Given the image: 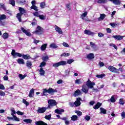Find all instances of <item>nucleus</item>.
Segmentation results:
<instances>
[{
    "label": "nucleus",
    "mask_w": 125,
    "mask_h": 125,
    "mask_svg": "<svg viewBox=\"0 0 125 125\" xmlns=\"http://www.w3.org/2000/svg\"><path fill=\"white\" fill-rule=\"evenodd\" d=\"M11 55L13 56V58H17V57H22L23 59H25V60H28V59H31L32 57L30 56V55L26 54V55H23V54H21L20 53L16 52L15 50L13 49L12 50Z\"/></svg>",
    "instance_id": "nucleus-1"
},
{
    "label": "nucleus",
    "mask_w": 125,
    "mask_h": 125,
    "mask_svg": "<svg viewBox=\"0 0 125 125\" xmlns=\"http://www.w3.org/2000/svg\"><path fill=\"white\" fill-rule=\"evenodd\" d=\"M19 11L20 13H18L17 14L16 17L17 19H18L19 22H22V15H24L25 13H26L27 11L26 10H25V9L21 7H19Z\"/></svg>",
    "instance_id": "nucleus-2"
},
{
    "label": "nucleus",
    "mask_w": 125,
    "mask_h": 125,
    "mask_svg": "<svg viewBox=\"0 0 125 125\" xmlns=\"http://www.w3.org/2000/svg\"><path fill=\"white\" fill-rule=\"evenodd\" d=\"M86 84L88 88L92 89L93 92H98L99 91V90L98 89L94 88V85H95V83L92 82L90 81V80H88L87 81Z\"/></svg>",
    "instance_id": "nucleus-3"
},
{
    "label": "nucleus",
    "mask_w": 125,
    "mask_h": 125,
    "mask_svg": "<svg viewBox=\"0 0 125 125\" xmlns=\"http://www.w3.org/2000/svg\"><path fill=\"white\" fill-rule=\"evenodd\" d=\"M57 89H54L52 88H49L48 90L46 88L43 89V95L42 96H45L46 94L45 93H48L49 94H51V95H53L55 92H57Z\"/></svg>",
    "instance_id": "nucleus-4"
},
{
    "label": "nucleus",
    "mask_w": 125,
    "mask_h": 125,
    "mask_svg": "<svg viewBox=\"0 0 125 125\" xmlns=\"http://www.w3.org/2000/svg\"><path fill=\"white\" fill-rule=\"evenodd\" d=\"M108 70L110 71V72H112V73L119 74V73H120V71L121 72H123V67H120L119 69H117V68L110 65L108 66Z\"/></svg>",
    "instance_id": "nucleus-5"
},
{
    "label": "nucleus",
    "mask_w": 125,
    "mask_h": 125,
    "mask_svg": "<svg viewBox=\"0 0 125 125\" xmlns=\"http://www.w3.org/2000/svg\"><path fill=\"white\" fill-rule=\"evenodd\" d=\"M66 64L67 62L66 61H62L59 62L54 63L53 64V67L57 68V67H59V66H64V65H66Z\"/></svg>",
    "instance_id": "nucleus-6"
},
{
    "label": "nucleus",
    "mask_w": 125,
    "mask_h": 125,
    "mask_svg": "<svg viewBox=\"0 0 125 125\" xmlns=\"http://www.w3.org/2000/svg\"><path fill=\"white\" fill-rule=\"evenodd\" d=\"M46 111V107H39L37 110L38 113L39 114H43Z\"/></svg>",
    "instance_id": "nucleus-7"
},
{
    "label": "nucleus",
    "mask_w": 125,
    "mask_h": 125,
    "mask_svg": "<svg viewBox=\"0 0 125 125\" xmlns=\"http://www.w3.org/2000/svg\"><path fill=\"white\" fill-rule=\"evenodd\" d=\"M48 103L51 106V107H53V106H56L57 105V103H56V101L54 100H49Z\"/></svg>",
    "instance_id": "nucleus-8"
},
{
    "label": "nucleus",
    "mask_w": 125,
    "mask_h": 125,
    "mask_svg": "<svg viewBox=\"0 0 125 125\" xmlns=\"http://www.w3.org/2000/svg\"><path fill=\"white\" fill-rule=\"evenodd\" d=\"M21 30L22 32H23L24 33V34L26 35V36L27 37H31V36H32V34H31V33H30L29 32H27V30H26L25 28H24V27H21Z\"/></svg>",
    "instance_id": "nucleus-9"
},
{
    "label": "nucleus",
    "mask_w": 125,
    "mask_h": 125,
    "mask_svg": "<svg viewBox=\"0 0 125 125\" xmlns=\"http://www.w3.org/2000/svg\"><path fill=\"white\" fill-rule=\"evenodd\" d=\"M82 91L83 92H84V93L85 94H86V93H87V92H88V89L87 88V86H86V85L85 84H83L82 85Z\"/></svg>",
    "instance_id": "nucleus-10"
},
{
    "label": "nucleus",
    "mask_w": 125,
    "mask_h": 125,
    "mask_svg": "<svg viewBox=\"0 0 125 125\" xmlns=\"http://www.w3.org/2000/svg\"><path fill=\"white\" fill-rule=\"evenodd\" d=\"M112 38L117 40V41H122L124 39V36L121 35H113Z\"/></svg>",
    "instance_id": "nucleus-11"
},
{
    "label": "nucleus",
    "mask_w": 125,
    "mask_h": 125,
    "mask_svg": "<svg viewBox=\"0 0 125 125\" xmlns=\"http://www.w3.org/2000/svg\"><path fill=\"white\" fill-rule=\"evenodd\" d=\"M55 29L59 35H62V34H63V32L62 31V30H61V28L57 25L55 26Z\"/></svg>",
    "instance_id": "nucleus-12"
},
{
    "label": "nucleus",
    "mask_w": 125,
    "mask_h": 125,
    "mask_svg": "<svg viewBox=\"0 0 125 125\" xmlns=\"http://www.w3.org/2000/svg\"><path fill=\"white\" fill-rule=\"evenodd\" d=\"M102 105V103L100 102H98L93 107V109L95 110H97L98 109H99L100 107Z\"/></svg>",
    "instance_id": "nucleus-13"
},
{
    "label": "nucleus",
    "mask_w": 125,
    "mask_h": 125,
    "mask_svg": "<svg viewBox=\"0 0 125 125\" xmlns=\"http://www.w3.org/2000/svg\"><path fill=\"white\" fill-rule=\"evenodd\" d=\"M109 1H111L114 3V4H115V5H121V0H109Z\"/></svg>",
    "instance_id": "nucleus-14"
},
{
    "label": "nucleus",
    "mask_w": 125,
    "mask_h": 125,
    "mask_svg": "<svg viewBox=\"0 0 125 125\" xmlns=\"http://www.w3.org/2000/svg\"><path fill=\"white\" fill-rule=\"evenodd\" d=\"M55 113H56V114H59V115H61L62 114V113H63V112H65V110L63 109H61L60 110H59V109H56L55 110Z\"/></svg>",
    "instance_id": "nucleus-15"
},
{
    "label": "nucleus",
    "mask_w": 125,
    "mask_h": 125,
    "mask_svg": "<svg viewBox=\"0 0 125 125\" xmlns=\"http://www.w3.org/2000/svg\"><path fill=\"white\" fill-rule=\"evenodd\" d=\"M36 125H47V124L43 122L42 121H39L35 123Z\"/></svg>",
    "instance_id": "nucleus-16"
},
{
    "label": "nucleus",
    "mask_w": 125,
    "mask_h": 125,
    "mask_svg": "<svg viewBox=\"0 0 125 125\" xmlns=\"http://www.w3.org/2000/svg\"><path fill=\"white\" fill-rule=\"evenodd\" d=\"M81 94H82V92H81V90H80V89H77L76 91H75L74 93L75 97H76V96H79V95H81Z\"/></svg>",
    "instance_id": "nucleus-17"
},
{
    "label": "nucleus",
    "mask_w": 125,
    "mask_h": 125,
    "mask_svg": "<svg viewBox=\"0 0 125 125\" xmlns=\"http://www.w3.org/2000/svg\"><path fill=\"white\" fill-rule=\"evenodd\" d=\"M94 54H93V53H90L87 55V58L90 60L94 59Z\"/></svg>",
    "instance_id": "nucleus-18"
},
{
    "label": "nucleus",
    "mask_w": 125,
    "mask_h": 125,
    "mask_svg": "<svg viewBox=\"0 0 125 125\" xmlns=\"http://www.w3.org/2000/svg\"><path fill=\"white\" fill-rule=\"evenodd\" d=\"M84 34H85L86 35H88V36H90L91 35H94V33L92 32L90 30H85Z\"/></svg>",
    "instance_id": "nucleus-19"
},
{
    "label": "nucleus",
    "mask_w": 125,
    "mask_h": 125,
    "mask_svg": "<svg viewBox=\"0 0 125 125\" xmlns=\"http://www.w3.org/2000/svg\"><path fill=\"white\" fill-rule=\"evenodd\" d=\"M39 72L40 76H44V74H45V71H44V70L42 68L40 69Z\"/></svg>",
    "instance_id": "nucleus-20"
},
{
    "label": "nucleus",
    "mask_w": 125,
    "mask_h": 125,
    "mask_svg": "<svg viewBox=\"0 0 125 125\" xmlns=\"http://www.w3.org/2000/svg\"><path fill=\"white\" fill-rule=\"evenodd\" d=\"M8 37H9V35L8 33L5 32L3 34L2 36V38L4 39V40H6V39H8Z\"/></svg>",
    "instance_id": "nucleus-21"
},
{
    "label": "nucleus",
    "mask_w": 125,
    "mask_h": 125,
    "mask_svg": "<svg viewBox=\"0 0 125 125\" xmlns=\"http://www.w3.org/2000/svg\"><path fill=\"white\" fill-rule=\"evenodd\" d=\"M47 46V44L46 43L42 44L41 47V50L42 51H44V50H45V49H46Z\"/></svg>",
    "instance_id": "nucleus-22"
},
{
    "label": "nucleus",
    "mask_w": 125,
    "mask_h": 125,
    "mask_svg": "<svg viewBox=\"0 0 125 125\" xmlns=\"http://www.w3.org/2000/svg\"><path fill=\"white\" fill-rule=\"evenodd\" d=\"M17 62L19 64H22V65H24V64H25V62H24V60L23 59H18Z\"/></svg>",
    "instance_id": "nucleus-23"
},
{
    "label": "nucleus",
    "mask_w": 125,
    "mask_h": 125,
    "mask_svg": "<svg viewBox=\"0 0 125 125\" xmlns=\"http://www.w3.org/2000/svg\"><path fill=\"white\" fill-rule=\"evenodd\" d=\"M49 47L50 48L55 49L57 48V47H58V46L56 45V44L53 43L50 44Z\"/></svg>",
    "instance_id": "nucleus-24"
},
{
    "label": "nucleus",
    "mask_w": 125,
    "mask_h": 125,
    "mask_svg": "<svg viewBox=\"0 0 125 125\" xmlns=\"http://www.w3.org/2000/svg\"><path fill=\"white\" fill-rule=\"evenodd\" d=\"M108 2V0H98L97 3H106Z\"/></svg>",
    "instance_id": "nucleus-25"
},
{
    "label": "nucleus",
    "mask_w": 125,
    "mask_h": 125,
    "mask_svg": "<svg viewBox=\"0 0 125 125\" xmlns=\"http://www.w3.org/2000/svg\"><path fill=\"white\" fill-rule=\"evenodd\" d=\"M35 91V90L34 89H32L30 92H29V96L30 98L33 97V96H34V92Z\"/></svg>",
    "instance_id": "nucleus-26"
},
{
    "label": "nucleus",
    "mask_w": 125,
    "mask_h": 125,
    "mask_svg": "<svg viewBox=\"0 0 125 125\" xmlns=\"http://www.w3.org/2000/svg\"><path fill=\"white\" fill-rule=\"evenodd\" d=\"M42 61H43V62H47V61L48 60L49 58H48V56H43V57H42Z\"/></svg>",
    "instance_id": "nucleus-27"
},
{
    "label": "nucleus",
    "mask_w": 125,
    "mask_h": 125,
    "mask_svg": "<svg viewBox=\"0 0 125 125\" xmlns=\"http://www.w3.org/2000/svg\"><path fill=\"white\" fill-rule=\"evenodd\" d=\"M100 111L101 113L102 114H104V115H105L107 113V110H106V109H104L103 107L100 108Z\"/></svg>",
    "instance_id": "nucleus-28"
},
{
    "label": "nucleus",
    "mask_w": 125,
    "mask_h": 125,
    "mask_svg": "<svg viewBox=\"0 0 125 125\" xmlns=\"http://www.w3.org/2000/svg\"><path fill=\"white\" fill-rule=\"evenodd\" d=\"M23 121L24 123H26V124H32V122H33V120L30 119H24Z\"/></svg>",
    "instance_id": "nucleus-29"
},
{
    "label": "nucleus",
    "mask_w": 125,
    "mask_h": 125,
    "mask_svg": "<svg viewBox=\"0 0 125 125\" xmlns=\"http://www.w3.org/2000/svg\"><path fill=\"white\" fill-rule=\"evenodd\" d=\"M11 111L12 112L11 115V116H12L13 117H14V116H15V114L17 113L16 111H15V110H14V108L12 107L11 108Z\"/></svg>",
    "instance_id": "nucleus-30"
},
{
    "label": "nucleus",
    "mask_w": 125,
    "mask_h": 125,
    "mask_svg": "<svg viewBox=\"0 0 125 125\" xmlns=\"http://www.w3.org/2000/svg\"><path fill=\"white\" fill-rule=\"evenodd\" d=\"M32 62L28 61L26 62V66L28 68H32Z\"/></svg>",
    "instance_id": "nucleus-31"
},
{
    "label": "nucleus",
    "mask_w": 125,
    "mask_h": 125,
    "mask_svg": "<svg viewBox=\"0 0 125 125\" xmlns=\"http://www.w3.org/2000/svg\"><path fill=\"white\" fill-rule=\"evenodd\" d=\"M61 56L62 57H68V56H70V53H64L61 55Z\"/></svg>",
    "instance_id": "nucleus-32"
},
{
    "label": "nucleus",
    "mask_w": 125,
    "mask_h": 125,
    "mask_svg": "<svg viewBox=\"0 0 125 125\" xmlns=\"http://www.w3.org/2000/svg\"><path fill=\"white\" fill-rule=\"evenodd\" d=\"M78 118V116L73 115L71 117V121H73V122H75V121H77Z\"/></svg>",
    "instance_id": "nucleus-33"
},
{
    "label": "nucleus",
    "mask_w": 125,
    "mask_h": 125,
    "mask_svg": "<svg viewBox=\"0 0 125 125\" xmlns=\"http://www.w3.org/2000/svg\"><path fill=\"white\" fill-rule=\"evenodd\" d=\"M3 9V10H6V7H5V6H4V4L3 3H0V10Z\"/></svg>",
    "instance_id": "nucleus-34"
},
{
    "label": "nucleus",
    "mask_w": 125,
    "mask_h": 125,
    "mask_svg": "<svg viewBox=\"0 0 125 125\" xmlns=\"http://www.w3.org/2000/svg\"><path fill=\"white\" fill-rule=\"evenodd\" d=\"M46 65V62H42L40 63L39 67L40 68H42V67H44Z\"/></svg>",
    "instance_id": "nucleus-35"
},
{
    "label": "nucleus",
    "mask_w": 125,
    "mask_h": 125,
    "mask_svg": "<svg viewBox=\"0 0 125 125\" xmlns=\"http://www.w3.org/2000/svg\"><path fill=\"white\" fill-rule=\"evenodd\" d=\"M105 76V74H97L96 77L98 78V79H102L104 76Z\"/></svg>",
    "instance_id": "nucleus-36"
},
{
    "label": "nucleus",
    "mask_w": 125,
    "mask_h": 125,
    "mask_svg": "<svg viewBox=\"0 0 125 125\" xmlns=\"http://www.w3.org/2000/svg\"><path fill=\"white\" fill-rule=\"evenodd\" d=\"M110 101L112 103H115V102L116 101V99H115V96H112L110 99Z\"/></svg>",
    "instance_id": "nucleus-37"
},
{
    "label": "nucleus",
    "mask_w": 125,
    "mask_h": 125,
    "mask_svg": "<svg viewBox=\"0 0 125 125\" xmlns=\"http://www.w3.org/2000/svg\"><path fill=\"white\" fill-rule=\"evenodd\" d=\"M9 3L11 4L12 6H15V0H9Z\"/></svg>",
    "instance_id": "nucleus-38"
},
{
    "label": "nucleus",
    "mask_w": 125,
    "mask_h": 125,
    "mask_svg": "<svg viewBox=\"0 0 125 125\" xmlns=\"http://www.w3.org/2000/svg\"><path fill=\"white\" fill-rule=\"evenodd\" d=\"M0 19H1L2 20H4L6 19V16L4 14L0 15Z\"/></svg>",
    "instance_id": "nucleus-39"
},
{
    "label": "nucleus",
    "mask_w": 125,
    "mask_h": 125,
    "mask_svg": "<svg viewBox=\"0 0 125 125\" xmlns=\"http://www.w3.org/2000/svg\"><path fill=\"white\" fill-rule=\"evenodd\" d=\"M34 33H35L36 35H42V31L36 30L34 31Z\"/></svg>",
    "instance_id": "nucleus-40"
},
{
    "label": "nucleus",
    "mask_w": 125,
    "mask_h": 125,
    "mask_svg": "<svg viewBox=\"0 0 125 125\" xmlns=\"http://www.w3.org/2000/svg\"><path fill=\"white\" fill-rule=\"evenodd\" d=\"M30 8L31 9H33L34 10H35V11H38L39 10L38 9V7L35 5L32 6Z\"/></svg>",
    "instance_id": "nucleus-41"
},
{
    "label": "nucleus",
    "mask_w": 125,
    "mask_h": 125,
    "mask_svg": "<svg viewBox=\"0 0 125 125\" xmlns=\"http://www.w3.org/2000/svg\"><path fill=\"white\" fill-rule=\"evenodd\" d=\"M22 102L26 105V106H29V105H30V103L27 102V101L24 99L22 100Z\"/></svg>",
    "instance_id": "nucleus-42"
},
{
    "label": "nucleus",
    "mask_w": 125,
    "mask_h": 125,
    "mask_svg": "<svg viewBox=\"0 0 125 125\" xmlns=\"http://www.w3.org/2000/svg\"><path fill=\"white\" fill-rule=\"evenodd\" d=\"M44 118L45 119H46V120H48L49 121H50V120H51V114H49V115H46Z\"/></svg>",
    "instance_id": "nucleus-43"
},
{
    "label": "nucleus",
    "mask_w": 125,
    "mask_h": 125,
    "mask_svg": "<svg viewBox=\"0 0 125 125\" xmlns=\"http://www.w3.org/2000/svg\"><path fill=\"white\" fill-rule=\"evenodd\" d=\"M119 104H120V105H125V102L123 99H120L119 100Z\"/></svg>",
    "instance_id": "nucleus-44"
},
{
    "label": "nucleus",
    "mask_w": 125,
    "mask_h": 125,
    "mask_svg": "<svg viewBox=\"0 0 125 125\" xmlns=\"http://www.w3.org/2000/svg\"><path fill=\"white\" fill-rule=\"evenodd\" d=\"M13 120L16 121V122H20V119H19L18 117H17L16 116H13Z\"/></svg>",
    "instance_id": "nucleus-45"
},
{
    "label": "nucleus",
    "mask_w": 125,
    "mask_h": 125,
    "mask_svg": "<svg viewBox=\"0 0 125 125\" xmlns=\"http://www.w3.org/2000/svg\"><path fill=\"white\" fill-rule=\"evenodd\" d=\"M45 6V2H42L40 3V7L41 8H44Z\"/></svg>",
    "instance_id": "nucleus-46"
},
{
    "label": "nucleus",
    "mask_w": 125,
    "mask_h": 125,
    "mask_svg": "<svg viewBox=\"0 0 125 125\" xmlns=\"http://www.w3.org/2000/svg\"><path fill=\"white\" fill-rule=\"evenodd\" d=\"M82 83V82L81 81V79H76L75 80V83H77V84H80Z\"/></svg>",
    "instance_id": "nucleus-47"
},
{
    "label": "nucleus",
    "mask_w": 125,
    "mask_h": 125,
    "mask_svg": "<svg viewBox=\"0 0 125 125\" xmlns=\"http://www.w3.org/2000/svg\"><path fill=\"white\" fill-rule=\"evenodd\" d=\"M74 61H75V60H74L73 59H69L67 61V64H72V63H73Z\"/></svg>",
    "instance_id": "nucleus-48"
},
{
    "label": "nucleus",
    "mask_w": 125,
    "mask_h": 125,
    "mask_svg": "<svg viewBox=\"0 0 125 125\" xmlns=\"http://www.w3.org/2000/svg\"><path fill=\"white\" fill-rule=\"evenodd\" d=\"M105 17H106V15H105L104 14H101V16H100V19L102 20H104V19H105Z\"/></svg>",
    "instance_id": "nucleus-49"
},
{
    "label": "nucleus",
    "mask_w": 125,
    "mask_h": 125,
    "mask_svg": "<svg viewBox=\"0 0 125 125\" xmlns=\"http://www.w3.org/2000/svg\"><path fill=\"white\" fill-rule=\"evenodd\" d=\"M39 17L41 20H44L45 19V17L42 15H40Z\"/></svg>",
    "instance_id": "nucleus-50"
},
{
    "label": "nucleus",
    "mask_w": 125,
    "mask_h": 125,
    "mask_svg": "<svg viewBox=\"0 0 125 125\" xmlns=\"http://www.w3.org/2000/svg\"><path fill=\"white\" fill-rule=\"evenodd\" d=\"M17 115H19V116H23V115H24V113L18 110V111H17Z\"/></svg>",
    "instance_id": "nucleus-51"
},
{
    "label": "nucleus",
    "mask_w": 125,
    "mask_h": 125,
    "mask_svg": "<svg viewBox=\"0 0 125 125\" xmlns=\"http://www.w3.org/2000/svg\"><path fill=\"white\" fill-rule=\"evenodd\" d=\"M75 113H76V114H77L78 116H79V117H80V116H82L83 115V112H82L81 111H77L76 112H75Z\"/></svg>",
    "instance_id": "nucleus-52"
},
{
    "label": "nucleus",
    "mask_w": 125,
    "mask_h": 125,
    "mask_svg": "<svg viewBox=\"0 0 125 125\" xmlns=\"http://www.w3.org/2000/svg\"><path fill=\"white\" fill-rule=\"evenodd\" d=\"M81 103H79L78 102H77V101H76L75 102H74V105H75V106L76 107H78V106H80V105H81V104H80Z\"/></svg>",
    "instance_id": "nucleus-53"
},
{
    "label": "nucleus",
    "mask_w": 125,
    "mask_h": 125,
    "mask_svg": "<svg viewBox=\"0 0 125 125\" xmlns=\"http://www.w3.org/2000/svg\"><path fill=\"white\" fill-rule=\"evenodd\" d=\"M66 8H67V9H68V10H71V6H70V3L66 4Z\"/></svg>",
    "instance_id": "nucleus-54"
},
{
    "label": "nucleus",
    "mask_w": 125,
    "mask_h": 125,
    "mask_svg": "<svg viewBox=\"0 0 125 125\" xmlns=\"http://www.w3.org/2000/svg\"><path fill=\"white\" fill-rule=\"evenodd\" d=\"M98 37H99V38H102L103 37H104V34H103L101 32H100L98 33Z\"/></svg>",
    "instance_id": "nucleus-55"
},
{
    "label": "nucleus",
    "mask_w": 125,
    "mask_h": 125,
    "mask_svg": "<svg viewBox=\"0 0 125 125\" xmlns=\"http://www.w3.org/2000/svg\"><path fill=\"white\" fill-rule=\"evenodd\" d=\"M0 96H5V93L4 92L2 91H0Z\"/></svg>",
    "instance_id": "nucleus-56"
},
{
    "label": "nucleus",
    "mask_w": 125,
    "mask_h": 125,
    "mask_svg": "<svg viewBox=\"0 0 125 125\" xmlns=\"http://www.w3.org/2000/svg\"><path fill=\"white\" fill-rule=\"evenodd\" d=\"M90 45L92 47H96V45H95V43H93V42H90Z\"/></svg>",
    "instance_id": "nucleus-57"
},
{
    "label": "nucleus",
    "mask_w": 125,
    "mask_h": 125,
    "mask_svg": "<svg viewBox=\"0 0 125 125\" xmlns=\"http://www.w3.org/2000/svg\"><path fill=\"white\" fill-rule=\"evenodd\" d=\"M62 45H63V46H64L65 47H69V44H68V43L63 42L62 43Z\"/></svg>",
    "instance_id": "nucleus-58"
},
{
    "label": "nucleus",
    "mask_w": 125,
    "mask_h": 125,
    "mask_svg": "<svg viewBox=\"0 0 125 125\" xmlns=\"http://www.w3.org/2000/svg\"><path fill=\"white\" fill-rule=\"evenodd\" d=\"M33 15H34V16H36V17H40V15L39 14V13L38 12H36L35 13H33Z\"/></svg>",
    "instance_id": "nucleus-59"
},
{
    "label": "nucleus",
    "mask_w": 125,
    "mask_h": 125,
    "mask_svg": "<svg viewBox=\"0 0 125 125\" xmlns=\"http://www.w3.org/2000/svg\"><path fill=\"white\" fill-rule=\"evenodd\" d=\"M86 15H87V12H84L82 15V17H86Z\"/></svg>",
    "instance_id": "nucleus-60"
},
{
    "label": "nucleus",
    "mask_w": 125,
    "mask_h": 125,
    "mask_svg": "<svg viewBox=\"0 0 125 125\" xmlns=\"http://www.w3.org/2000/svg\"><path fill=\"white\" fill-rule=\"evenodd\" d=\"M110 26H111V27H113V28H115V26H117V24L115 23H110Z\"/></svg>",
    "instance_id": "nucleus-61"
},
{
    "label": "nucleus",
    "mask_w": 125,
    "mask_h": 125,
    "mask_svg": "<svg viewBox=\"0 0 125 125\" xmlns=\"http://www.w3.org/2000/svg\"><path fill=\"white\" fill-rule=\"evenodd\" d=\"M86 121H89L90 120V116L87 115L85 117Z\"/></svg>",
    "instance_id": "nucleus-62"
},
{
    "label": "nucleus",
    "mask_w": 125,
    "mask_h": 125,
    "mask_svg": "<svg viewBox=\"0 0 125 125\" xmlns=\"http://www.w3.org/2000/svg\"><path fill=\"white\" fill-rule=\"evenodd\" d=\"M65 76H69V75H70V71L65 70Z\"/></svg>",
    "instance_id": "nucleus-63"
},
{
    "label": "nucleus",
    "mask_w": 125,
    "mask_h": 125,
    "mask_svg": "<svg viewBox=\"0 0 125 125\" xmlns=\"http://www.w3.org/2000/svg\"><path fill=\"white\" fill-rule=\"evenodd\" d=\"M121 116H122V119H125V111H124L122 113Z\"/></svg>",
    "instance_id": "nucleus-64"
}]
</instances>
